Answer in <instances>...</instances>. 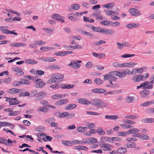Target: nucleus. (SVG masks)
Masks as SVG:
<instances>
[{
  "instance_id": "obj_1",
  "label": "nucleus",
  "mask_w": 154,
  "mask_h": 154,
  "mask_svg": "<svg viewBox=\"0 0 154 154\" xmlns=\"http://www.w3.org/2000/svg\"><path fill=\"white\" fill-rule=\"evenodd\" d=\"M91 104L97 108H103L104 107L108 108L109 105L103 101L99 99H95L91 100Z\"/></svg>"
},
{
  "instance_id": "obj_2",
  "label": "nucleus",
  "mask_w": 154,
  "mask_h": 154,
  "mask_svg": "<svg viewBox=\"0 0 154 154\" xmlns=\"http://www.w3.org/2000/svg\"><path fill=\"white\" fill-rule=\"evenodd\" d=\"M64 77L63 75L60 73L52 74L51 76V78H54V83H58L63 81Z\"/></svg>"
},
{
  "instance_id": "obj_3",
  "label": "nucleus",
  "mask_w": 154,
  "mask_h": 154,
  "mask_svg": "<svg viewBox=\"0 0 154 154\" xmlns=\"http://www.w3.org/2000/svg\"><path fill=\"white\" fill-rule=\"evenodd\" d=\"M140 131V130L137 128H134L129 130V134H133L132 136L134 137L140 138V134L138 133Z\"/></svg>"
},
{
  "instance_id": "obj_4",
  "label": "nucleus",
  "mask_w": 154,
  "mask_h": 154,
  "mask_svg": "<svg viewBox=\"0 0 154 154\" xmlns=\"http://www.w3.org/2000/svg\"><path fill=\"white\" fill-rule=\"evenodd\" d=\"M99 146L103 148V150L104 151H110L112 150V148H113V146L107 143H102L99 144Z\"/></svg>"
},
{
  "instance_id": "obj_5",
  "label": "nucleus",
  "mask_w": 154,
  "mask_h": 154,
  "mask_svg": "<svg viewBox=\"0 0 154 154\" xmlns=\"http://www.w3.org/2000/svg\"><path fill=\"white\" fill-rule=\"evenodd\" d=\"M82 62L81 60H76L75 61H71L70 63L68 65L69 66H71L75 69H79L81 66V64L79 63Z\"/></svg>"
},
{
  "instance_id": "obj_6",
  "label": "nucleus",
  "mask_w": 154,
  "mask_h": 154,
  "mask_svg": "<svg viewBox=\"0 0 154 154\" xmlns=\"http://www.w3.org/2000/svg\"><path fill=\"white\" fill-rule=\"evenodd\" d=\"M59 113H60V114L58 117L60 118H63L66 117L70 118L74 117L75 115V114L74 113L70 114L67 112H64L60 113V112H59Z\"/></svg>"
},
{
  "instance_id": "obj_7",
  "label": "nucleus",
  "mask_w": 154,
  "mask_h": 154,
  "mask_svg": "<svg viewBox=\"0 0 154 154\" xmlns=\"http://www.w3.org/2000/svg\"><path fill=\"white\" fill-rule=\"evenodd\" d=\"M129 12L133 16H138L141 14L140 11L138 9L135 8H132L129 9Z\"/></svg>"
},
{
  "instance_id": "obj_8",
  "label": "nucleus",
  "mask_w": 154,
  "mask_h": 154,
  "mask_svg": "<svg viewBox=\"0 0 154 154\" xmlns=\"http://www.w3.org/2000/svg\"><path fill=\"white\" fill-rule=\"evenodd\" d=\"M35 86L37 88H42L46 85V83L40 79H38L35 82Z\"/></svg>"
},
{
  "instance_id": "obj_9",
  "label": "nucleus",
  "mask_w": 154,
  "mask_h": 154,
  "mask_svg": "<svg viewBox=\"0 0 154 154\" xmlns=\"http://www.w3.org/2000/svg\"><path fill=\"white\" fill-rule=\"evenodd\" d=\"M52 17L54 19L57 20L60 22L64 23L65 22L64 20V17L57 14H53L52 16Z\"/></svg>"
},
{
  "instance_id": "obj_10",
  "label": "nucleus",
  "mask_w": 154,
  "mask_h": 154,
  "mask_svg": "<svg viewBox=\"0 0 154 154\" xmlns=\"http://www.w3.org/2000/svg\"><path fill=\"white\" fill-rule=\"evenodd\" d=\"M149 94V91L148 90H144L141 91L139 93L141 98H144L146 97Z\"/></svg>"
},
{
  "instance_id": "obj_11",
  "label": "nucleus",
  "mask_w": 154,
  "mask_h": 154,
  "mask_svg": "<svg viewBox=\"0 0 154 154\" xmlns=\"http://www.w3.org/2000/svg\"><path fill=\"white\" fill-rule=\"evenodd\" d=\"M114 32L110 29L102 28L101 34H104L106 35H110L113 34Z\"/></svg>"
},
{
  "instance_id": "obj_12",
  "label": "nucleus",
  "mask_w": 154,
  "mask_h": 154,
  "mask_svg": "<svg viewBox=\"0 0 154 154\" xmlns=\"http://www.w3.org/2000/svg\"><path fill=\"white\" fill-rule=\"evenodd\" d=\"M91 91L94 93H98L99 94H103L106 92V91L105 89L102 88H96L92 89Z\"/></svg>"
},
{
  "instance_id": "obj_13",
  "label": "nucleus",
  "mask_w": 154,
  "mask_h": 154,
  "mask_svg": "<svg viewBox=\"0 0 154 154\" xmlns=\"http://www.w3.org/2000/svg\"><path fill=\"white\" fill-rule=\"evenodd\" d=\"M78 103L84 105H89L91 104V102L85 98L79 99L78 100Z\"/></svg>"
},
{
  "instance_id": "obj_14",
  "label": "nucleus",
  "mask_w": 154,
  "mask_h": 154,
  "mask_svg": "<svg viewBox=\"0 0 154 154\" xmlns=\"http://www.w3.org/2000/svg\"><path fill=\"white\" fill-rule=\"evenodd\" d=\"M141 121L144 123H152L154 122V118H146L142 119Z\"/></svg>"
},
{
  "instance_id": "obj_15",
  "label": "nucleus",
  "mask_w": 154,
  "mask_h": 154,
  "mask_svg": "<svg viewBox=\"0 0 154 154\" xmlns=\"http://www.w3.org/2000/svg\"><path fill=\"white\" fill-rule=\"evenodd\" d=\"M97 140L94 137H91L87 139V142H85L88 144H93L94 143H97Z\"/></svg>"
},
{
  "instance_id": "obj_16",
  "label": "nucleus",
  "mask_w": 154,
  "mask_h": 154,
  "mask_svg": "<svg viewBox=\"0 0 154 154\" xmlns=\"http://www.w3.org/2000/svg\"><path fill=\"white\" fill-rule=\"evenodd\" d=\"M68 102L67 99H61L60 100L55 103V104L56 105H60L63 104H65L67 103Z\"/></svg>"
},
{
  "instance_id": "obj_17",
  "label": "nucleus",
  "mask_w": 154,
  "mask_h": 154,
  "mask_svg": "<svg viewBox=\"0 0 154 154\" xmlns=\"http://www.w3.org/2000/svg\"><path fill=\"white\" fill-rule=\"evenodd\" d=\"M46 93L44 92L41 91L37 93L35 97L38 98H40L41 99L44 98L46 96Z\"/></svg>"
},
{
  "instance_id": "obj_18",
  "label": "nucleus",
  "mask_w": 154,
  "mask_h": 154,
  "mask_svg": "<svg viewBox=\"0 0 154 154\" xmlns=\"http://www.w3.org/2000/svg\"><path fill=\"white\" fill-rule=\"evenodd\" d=\"M10 45L12 47H18L25 46L26 45V44L25 43H11Z\"/></svg>"
},
{
  "instance_id": "obj_19",
  "label": "nucleus",
  "mask_w": 154,
  "mask_h": 154,
  "mask_svg": "<svg viewBox=\"0 0 154 154\" xmlns=\"http://www.w3.org/2000/svg\"><path fill=\"white\" fill-rule=\"evenodd\" d=\"M132 80L135 82H138L142 80L141 75H136L133 77Z\"/></svg>"
},
{
  "instance_id": "obj_20",
  "label": "nucleus",
  "mask_w": 154,
  "mask_h": 154,
  "mask_svg": "<svg viewBox=\"0 0 154 154\" xmlns=\"http://www.w3.org/2000/svg\"><path fill=\"white\" fill-rule=\"evenodd\" d=\"M110 138L108 137H106L105 136H102L100 137V141L99 142V144L102 143H105V142H106L109 141H110Z\"/></svg>"
},
{
  "instance_id": "obj_21",
  "label": "nucleus",
  "mask_w": 154,
  "mask_h": 154,
  "mask_svg": "<svg viewBox=\"0 0 154 154\" xmlns=\"http://www.w3.org/2000/svg\"><path fill=\"white\" fill-rule=\"evenodd\" d=\"M77 105L75 104L72 103L67 105L65 108L66 110H71L75 108Z\"/></svg>"
},
{
  "instance_id": "obj_22",
  "label": "nucleus",
  "mask_w": 154,
  "mask_h": 154,
  "mask_svg": "<svg viewBox=\"0 0 154 154\" xmlns=\"http://www.w3.org/2000/svg\"><path fill=\"white\" fill-rule=\"evenodd\" d=\"M13 70L17 73H20V75H23L24 74V72L23 71V69L18 67H14L13 68Z\"/></svg>"
},
{
  "instance_id": "obj_23",
  "label": "nucleus",
  "mask_w": 154,
  "mask_h": 154,
  "mask_svg": "<svg viewBox=\"0 0 154 154\" xmlns=\"http://www.w3.org/2000/svg\"><path fill=\"white\" fill-rule=\"evenodd\" d=\"M140 24L138 23H129L127 24L126 26V27L129 29L134 28L138 26Z\"/></svg>"
},
{
  "instance_id": "obj_24",
  "label": "nucleus",
  "mask_w": 154,
  "mask_h": 154,
  "mask_svg": "<svg viewBox=\"0 0 154 154\" xmlns=\"http://www.w3.org/2000/svg\"><path fill=\"white\" fill-rule=\"evenodd\" d=\"M48 109L47 107L43 106H41L38 107L37 109L38 112H41L43 113H46L47 112Z\"/></svg>"
},
{
  "instance_id": "obj_25",
  "label": "nucleus",
  "mask_w": 154,
  "mask_h": 154,
  "mask_svg": "<svg viewBox=\"0 0 154 154\" xmlns=\"http://www.w3.org/2000/svg\"><path fill=\"white\" fill-rule=\"evenodd\" d=\"M139 118L138 115H129L125 116V118L131 119H136Z\"/></svg>"
},
{
  "instance_id": "obj_26",
  "label": "nucleus",
  "mask_w": 154,
  "mask_h": 154,
  "mask_svg": "<svg viewBox=\"0 0 154 154\" xmlns=\"http://www.w3.org/2000/svg\"><path fill=\"white\" fill-rule=\"evenodd\" d=\"M20 80V82L21 85L22 84L29 85L31 83L30 81L27 80L23 78L21 79Z\"/></svg>"
},
{
  "instance_id": "obj_27",
  "label": "nucleus",
  "mask_w": 154,
  "mask_h": 154,
  "mask_svg": "<svg viewBox=\"0 0 154 154\" xmlns=\"http://www.w3.org/2000/svg\"><path fill=\"white\" fill-rule=\"evenodd\" d=\"M106 42L105 41L100 40L99 42L94 41L92 42V43L94 46H99L102 44H105Z\"/></svg>"
},
{
  "instance_id": "obj_28",
  "label": "nucleus",
  "mask_w": 154,
  "mask_h": 154,
  "mask_svg": "<svg viewBox=\"0 0 154 154\" xmlns=\"http://www.w3.org/2000/svg\"><path fill=\"white\" fill-rule=\"evenodd\" d=\"M105 118L106 119L114 120L119 119V117L118 116L116 115L111 116L106 115L105 116Z\"/></svg>"
},
{
  "instance_id": "obj_29",
  "label": "nucleus",
  "mask_w": 154,
  "mask_h": 154,
  "mask_svg": "<svg viewBox=\"0 0 154 154\" xmlns=\"http://www.w3.org/2000/svg\"><path fill=\"white\" fill-rule=\"evenodd\" d=\"M114 5L115 3H114L112 2L104 5H103L102 7L105 8H107L108 9H111L112 8Z\"/></svg>"
},
{
  "instance_id": "obj_30",
  "label": "nucleus",
  "mask_w": 154,
  "mask_h": 154,
  "mask_svg": "<svg viewBox=\"0 0 154 154\" xmlns=\"http://www.w3.org/2000/svg\"><path fill=\"white\" fill-rule=\"evenodd\" d=\"M92 31L93 32H100L101 33L102 28L100 27H93Z\"/></svg>"
},
{
  "instance_id": "obj_31",
  "label": "nucleus",
  "mask_w": 154,
  "mask_h": 154,
  "mask_svg": "<svg viewBox=\"0 0 154 154\" xmlns=\"http://www.w3.org/2000/svg\"><path fill=\"white\" fill-rule=\"evenodd\" d=\"M25 62L26 63L29 64H36L38 63V62L36 60H34L30 59H28L27 60L25 61Z\"/></svg>"
},
{
  "instance_id": "obj_32",
  "label": "nucleus",
  "mask_w": 154,
  "mask_h": 154,
  "mask_svg": "<svg viewBox=\"0 0 154 154\" xmlns=\"http://www.w3.org/2000/svg\"><path fill=\"white\" fill-rule=\"evenodd\" d=\"M140 139L142 140H148L149 139V137L146 134H140Z\"/></svg>"
},
{
  "instance_id": "obj_33",
  "label": "nucleus",
  "mask_w": 154,
  "mask_h": 154,
  "mask_svg": "<svg viewBox=\"0 0 154 154\" xmlns=\"http://www.w3.org/2000/svg\"><path fill=\"white\" fill-rule=\"evenodd\" d=\"M74 147L75 149H77L78 150H85L86 151L88 149L87 147L82 146H75Z\"/></svg>"
},
{
  "instance_id": "obj_34",
  "label": "nucleus",
  "mask_w": 154,
  "mask_h": 154,
  "mask_svg": "<svg viewBox=\"0 0 154 154\" xmlns=\"http://www.w3.org/2000/svg\"><path fill=\"white\" fill-rule=\"evenodd\" d=\"M122 140V138L119 137H112L111 138V140L109 141V142L110 143H113L114 141H121Z\"/></svg>"
},
{
  "instance_id": "obj_35",
  "label": "nucleus",
  "mask_w": 154,
  "mask_h": 154,
  "mask_svg": "<svg viewBox=\"0 0 154 154\" xmlns=\"http://www.w3.org/2000/svg\"><path fill=\"white\" fill-rule=\"evenodd\" d=\"M7 26H0V31H2L3 33L8 34V33H6L8 32V31L9 30L7 29Z\"/></svg>"
},
{
  "instance_id": "obj_36",
  "label": "nucleus",
  "mask_w": 154,
  "mask_h": 154,
  "mask_svg": "<svg viewBox=\"0 0 154 154\" xmlns=\"http://www.w3.org/2000/svg\"><path fill=\"white\" fill-rule=\"evenodd\" d=\"M62 86V85L60 84H56L51 85L50 86V88L54 89H56L60 88Z\"/></svg>"
},
{
  "instance_id": "obj_37",
  "label": "nucleus",
  "mask_w": 154,
  "mask_h": 154,
  "mask_svg": "<svg viewBox=\"0 0 154 154\" xmlns=\"http://www.w3.org/2000/svg\"><path fill=\"white\" fill-rule=\"evenodd\" d=\"M118 153L123 154H125L127 151V149L126 148L120 147L118 150Z\"/></svg>"
},
{
  "instance_id": "obj_38",
  "label": "nucleus",
  "mask_w": 154,
  "mask_h": 154,
  "mask_svg": "<svg viewBox=\"0 0 154 154\" xmlns=\"http://www.w3.org/2000/svg\"><path fill=\"white\" fill-rule=\"evenodd\" d=\"M127 148H135L136 147L135 143L133 142H129L127 144Z\"/></svg>"
},
{
  "instance_id": "obj_39",
  "label": "nucleus",
  "mask_w": 154,
  "mask_h": 154,
  "mask_svg": "<svg viewBox=\"0 0 154 154\" xmlns=\"http://www.w3.org/2000/svg\"><path fill=\"white\" fill-rule=\"evenodd\" d=\"M124 63V67L128 68L133 67L134 66V63L132 62H130Z\"/></svg>"
},
{
  "instance_id": "obj_40",
  "label": "nucleus",
  "mask_w": 154,
  "mask_h": 154,
  "mask_svg": "<svg viewBox=\"0 0 154 154\" xmlns=\"http://www.w3.org/2000/svg\"><path fill=\"white\" fill-rule=\"evenodd\" d=\"M75 86L74 85L67 84L63 86H61L62 89H69L73 88Z\"/></svg>"
},
{
  "instance_id": "obj_41",
  "label": "nucleus",
  "mask_w": 154,
  "mask_h": 154,
  "mask_svg": "<svg viewBox=\"0 0 154 154\" xmlns=\"http://www.w3.org/2000/svg\"><path fill=\"white\" fill-rule=\"evenodd\" d=\"M40 103L44 106L48 107L49 105L48 102L47 101L44 100H41L40 102Z\"/></svg>"
},
{
  "instance_id": "obj_42",
  "label": "nucleus",
  "mask_w": 154,
  "mask_h": 154,
  "mask_svg": "<svg viewBox=\"0 0 154 154\" xmlns=\"http://www.w3.org/2000/svg\"><path fill=\"white\" fill-rule=\"evenodd\" d=\"M46 60L45 62H54L56 61V59L54 58L53 57H48L45 58Z\"/></svg>"
},
{
  "instance_id": "obj_43",
  "label": "nucleus",
  "mask_w": 154,
  "mask_h": 154,
  "mask_svg": "<svg viewBox=\"0 0 154 154\" xmlns=\"http://www.w3.org/2000/svg\"><path fill=\"white\" fill-rule=\"evenodd\" d=\"M112 75L110 72L108 74L104 75V80H108L109 81V80H111V75Z\"/></svg>"
},
{
  "instance_id": "obj_44",
  "label": "nucleus",
  "mask_w": 154,
  "mask_h": 154,
  "mask_svg": "<svg viewBox=\"0 0 154 154\" xmlns=\"http://www.w3.org/2000/svg\"><path fill=\"white\" fill-rule=\"evenodd\" d=\"M129 130L128 132H118V135L119 136H126L129 133Z\"/></svg>"
},
{
  "instance_id": "obj_45",
  "label": "nucleus",
  "mask_w": 154,
  "mask_h": 154,
  "mask_svg": "<svg viewBox=\"0 0 154 154\" xmlns=\"http://www.w3.org/2000/svg\"><path fill=\"white\" fill-rule=\"evenodd\" d=\"M84 20L86 22H88L89 23H93L94 21V20L92 19H89L88 17H84Z\"/></svg>"
},
{
  "instance_id": "obj_46",
  "label": "nucleus",
  "mask_w": 154,
  "mask_h": 154,
  "mask_svg": "<svg viewBox=\"0 0 154 154\" xmlns=\"http://www.w3.org/2000/svg\"><path fill=\"white\" fill-rule=\"evenodd\" d=\"M97 132L98 134L101 135H103L105 133L104 131L100 127H99L97 128Z\"/></svg>"
},
{
  "instance_id": "obj_47",
  "label": "nucleus",
  "mask_w": 154,
  "mask_h": 154,
  "mask_svg": "<svg viewBox=\"0 0 154 154\" xmlns=\"http://www.w3.org/2000/svg\"><path fill=\"white\" fill-rule=\"evenodd\" d=\"M94 82L98 85H100L103 83V81L100 78H96L94 79Z\"/></svg>"
},
{
  "instance_id": "obj_48",
  "label": "nucleus",
  "mask_w": 154,
  "mask_h": 154,
  "mask_svg": "<svg viewBox=\"0 0 154 154\" xmlns=\"http://www.w3.org/2000/svg\"><path fill=\"white\" fill-rule=\"evenodd\" d=\"M123 122L125 123L132 125L136 123L134 121L129 120H123Z\"/></svg>"
},
{
  "instance_id": "obj_49",
  "label": "nucleus",
  "mask_w": 154,
  "mask_h": 154,
  "mask_svg": "<svg viewBox=\"0 0 154 154\" xmlns=\"http://www.w3.org/2000/svg\"><path fill=\"white\" fill-rule=\"evenodd\" d=\"M146 113L149 114L154 113V108H149L146 110Z\"/></svg>"
},
{
  "instance_id": "obj_50",
  "label": "nucleus",
  "mask_w": 154,
  "mask_h": 154,
  "mask_svg": "<svg viewBox=\"0 0 154 154\" xmlns=\"http://www.w3.org/2000/svg\"><path fill=\"white\" fill-rule=\"evenodd\" d=\"M149 83L148 81H147L141 84L140 85L137 86V89H138L141 88L143 87V86H146L148 85Z\"/></svg>"
},
{
  "instance_id": "obj_51",
  "label": "nucleus",
  "mask_w": 154,
  "mask_h": 154,
  "mask_svg": "<svg viewBox=\"0 0 154 154\" xmlns=\"http://www.w3.org/2000/svg\"><path fill=\"white\" fill-rule=\"evenodd\" d=\"M85 128H87L82 126H79L77 128V130L79 132H83L85 131Z\"/></svg>"
},
{
  "instance_id": "obj_52",
  "label": "nucleus",
  "mask_w": 154,
  "mask_h": 154,
  "mask_svg": "<svg viewBox=\"0 0 154 154\" xmlns=\"http://www.w3.org/2000/svg\"><path fill=\"white\" fill-rule=\"evenodd\" d=\"M50 68L51 69L58 70L60 69V67L57 65L53 64L50 66Z\"/></svg>"
},
{
  "instance_id": "obj_53",
  "label": "nucleus",
  "mask_w": 154,
  "mask_h": 154,
  "mask_svg": "<svg viewBox=\"0 0 154 154\" xmlns=\"http://www.w3.org/2000/svg\"><path fill=\"white\" fill-rule=\"evenodd\" d=\"M62 143L66 146H71L72 144L71 141H69L63 140L62 141Z\"/></svg>"
},
{
  "instance_id": "obj_54",
  "label": "nucleus",
  "mask_w": 154,
  "mask_h": 154,
  "mask_svg": "<svg viewBox=\"0 0 154 154\" xmlns=\"http://www.w3.org/2000/svg\"><path fill=\"white\" fill-rule=\"evenodd\" d=\"M120 23L117 21L113 22L112 21H110V25L112 26H118L119 25Z\"/></svg>"
},
{
  "instance_id": "obj_55",
  "label": "nucleus",
  "mask_w": 154,
  "mask_h": 154,
  "mask_svg": "<svg viewBox=\"0 0 154 154\" xmlns=\"http://www.w3.org/2000/svg\"><path fill=\"white\" fill-rule=\"evenodd\" d=\"M62 96L59 94H55L54 95H53L52 98L53 99H58L61 98H62Z\"/></svg>"
},
{
  "instance_id": "obj_56",
  "label": "nucleus",
  "mask_w": 154,
  "mask_h": 154,
  "mask_svg": "<svg viewBox=\"0 0 154 154\" xmlns=\"http://www.w3.org/2000/svg\"><path fill=\"white\" fill-rule=\"evenodd\" d=\"M110 21L106 20L101 21L100 22V23L102 25L107 26L110 25Z\"/></svg>"
},
{
  "instance_id": "obj_57",
  "label": "nucleus",
  "mask_w": 154,
  "mask_h": 154,
  "mask_svg": "<svg viewBox=\"0 0 154 154\" xmlns=\"http://www.w3.org/2000/svg\"><path fill=\"white\" fill-rule=\"evenodd\" d=\"M120 126L124 128H129L133 127V126L130 125H126L125 124H122Z\"/></svg>"
},
{
  "instance_id": "obj_58",
  "label": "nucleus",
  "mask_w": 154,
  "mask_h": 154,
  "mask_svg": "<svg viewBox=\"0 0 154 154\" xmlns=\"http://www.w3.org/2000/svg\"><path fill=\"white\" fill-rule=\"evenodd\" d=\"M86 113L88 115H91L99 116L100 115V114L98 113L97 112H93L91 111H86Z\"/></svg>"
},
{
  "instance_id": "obj_59",
  "label": "nucleus",
  "mask_w": 154,
  "mask_h": 154,
  "mask_svg": "<svg viewBox=\"0 0 154 154\" xmlns=\"http://www.w3.org/2000/svg\"><path fill=\"white\" fill-rule=\"evenodd\" d=\"M55 119L54 118L51 117L47 119L45 122L48 124H51V122H54L55 121Z\"/></svg>"
},
{
  "instance_id": "obj_60",
  "label": "nucleus",
  "mask_w": 154,
  "mask_h": 154,
  "mask_svg": "<svg viewBox=\"0 0 154 154\" xmlns=\"http://www.w3.org/2000/svg\"><path fill=\"white\" fill-rule=\"evenodd\" d=\"M45 130L44 127L43 126H38L36 129V130L38 131L42 132Z\"/></svg>"
},
{
  "instance_id": "obj_61",
  "label": "nucleus",
  "mask_w": 154,
  "mask_h": 154,
  "mask_svg": "<svg viewBox=\"0 0 154 154\" xmlns=\"http://www.w3.org/2000/svg\"><path fill=\"white\" fill-rule=\"evenodd\" d=\"M0 143H3L5 145H7V140L5 139L0 137Z\"/></svg>"
},
{
  "instance_id": "obj_62",
  "label": "nucleus",
  "mask_w": 154,
  "mask_h": 154,
  "mask_svg": "<svg viewBox=\"0 0 154 154\" xmlns=\"http://www.w3.org/2000/svg\"><path fill=\"white\" fill-rule=\"evenodd\" d=\"M135 56L134 54H125L121 56V57L123 58H128L133 57Z\"/></svg>"
},
{
  "instance_id": "obj_63",
  "label": "nucleus",
  "mask_w": 154,
  "mask_h": 154,
  "mask_svg": "<svg viewBox=\"0 0 154 154\" xmlns=\"http://www.w3.org/2000/svg\"><path fill=\"white\" fill-rule=\"evenodd\" d=\"M149 74L148 73H145L143 74V75H141L142 76V81H145V80L147 78H148L149 76Z\"/></svg>"
},
{
  "instance_id": "obj_64",
  "label": "nucleus",
  "mask_w": 154,
  "mask_h": 154,
  "mask_svg": "<svg viewBox=\"0 0 154 154\" xmlns=\"http://www.w3.org/2000/svg\"><path fill=\"white\" fill-rule=\"evenodd\" d=\"M35 43L36 44H37L40 46H42L44 45L45 44V43L42 41H35Z\"/></svg>"
}]
</instances>
